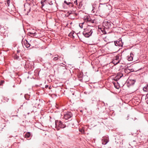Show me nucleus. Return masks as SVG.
I'll list each match as a JSON object with an SVG mask.
<instances>
[{
	"instance_id": "nucleus-1",
	"label": "nucleus",
	"mask_w": 148,
	"mask_h": 148,
	"mask_svg": "<svg viewBox=\"0 0 148 148\" xmlns=\"http://www.w3.org/2000/svg\"><path fill=\"white\" fill-rule=\"evenodd\" d=\"M56 127H59L62 128H64L66 127V126L68 127L70 125V123H68V122L66 121L65 124L60 121L56 120L55 121Z\"/></svg>"
},
{
	"instance_id": "nucleus-2",
	"label": "nucleus",
	"mask_w": 148,
	"mask_h": 148,
	"mask_svg": "<svg viewBox=\"0 0 148 148\" xmlns=\"http://www.w3.org/2000/svg\"><path fill=\"white\" fill-rule=\"evenodd\" d=\"M72 113L70 112H68L64 114V119L66 120H68L67 122H68V123H70L72 119Z\"/></svg>"
},
{
	"instance_id": "nucleus-3",
	"label": "nucleus",
	"mask_w": 148,
	"mask_h": 148,
	"mask_svg": "<svg viewBox=\"0 0 148 148\" xmlns=\"http://www.w3.org/2000/svg\"><path fill=\"white\" fill-rule=\"evenodd\" d=\"M93 33L92 29H91L89 32L87 28L84 29V31L83 32V35L86 37H89Z\"/></svg>"
},
{
	"instance_id": "nucleus-4",
	"label": "nucleus",
	"mask_w": 148,
	"mask_h": 148,
	"mask_svg": "<svg viewBox=\"0 0 148 148\" xmlns=\"http://www.w3.org/2000/svg\"><path fill=\"white\" fill-rule=\"evenodd\" d=\"M111 42L113 44L114 43L115 46L120 47H122L123 43L122 42L121 38H120L118 40L114 41V43L113 42Z\"/></svg>"
},
{
	"instance_id": "nucleus-5",
	"label": "nucleus",
	"mask_w": 148,
	"mask_h": 148,
	"mask_svg": "<svg viewBox=\"0 0 148 148\" xmlns=\"http://www.w3.org/2000/svg\"><path fill=\"white\" fill-rule=\"evenodd\" d=\"M103 25L106 29H109L111 27V24L110 21H108L107 20L104 21L103 23Z\"/></svg>"
},
{
	"instance_id": "nucleus-6",
	"label": "nucleus",
	"mask_w": 148,
	"mask_h": 148,
	"mask_svg": "<svg viewBox=\"0 0 148 148\" xmlns=\"http://www.w3.org/2000/svg\"><path fill=\"white\" fill-rule=\"evenodd\" d=\"M120 60H119V56L117 55L115 56L112 61V63L115 65L119 63Z\"/></svg>"
},
{
	"instance_id": "nucleus-7",
	"label": "nucleus",
	"mask_w": 148,
	"mask_h": 148,
	"mask_svg": "<svg viewBox=\"0 0 148 148\" xmlns=\"http://www.w3.org/2000/svg\"><path fill=\"white\" fill-rule=\"evenodd\" d=\"M102 144L104 145H106L109 141L108 137L107 136H103L102 138Z\"/></svg>"
},
{
	"instance_id": "nucleus-8",
	"label": "nucleus",
	"mask_w": 148,
	"mask_h": 148,
	"mask_svg": "<svg viewBox=\"0 0 148 148\" xmlns=\"http://www.w3.org/2000/svg\"><path fill=\"white\" fill-rule=\"evenodd\" d=\"M27 3L29 5V6H32L35 5V3L33 0H26Z\"/></svg>"
},
{
	"instance_id": "nucleus-9",
	"label": "nucleus",
	"mask_w": 148,
	"mask_h": 148,
	"mask_svg": "<svg viewBox=\"0 0 148 148\" xmlns=\"http://www.w3.org/2000/svg\"><path fill=\"white\" fill-rule=\"evenodd\" d=\"M39 99H36V100H34L33 104L35 106V107L39 108V106H40V104L39 103Z\"/></svg>"
},
{
	"instance_id": "nucleus-10",
	"label": "nucleus",
	"mask_w": 148,
	"mask_h": 148,
	"mask_svg": "<svg viewBox=\"0 0 148 148\" xmlns=\"http://www.w3.org/2000/svg\"><path fill=\"white\" fill-rule=\"evenodd\" d=\"M22 42L23 43L25 46L27 48L29 47L30 46V44L26 39H25L23 42Z\"/></svg>"
},
{
	"instance_id": "nucleus-11",
	"label": "nucleus",
	"mask_w": 148,
	"mask_h": 148,
	"mask_svg": "<svg viewBox=\"0 0 148 148\" xmlns=\"http://www.w3.org/2000/svg\"><path fill=\"white\" fill-rule=\"evenodd\" d=\"M123 74L121 73H119L114 78V80L117 81L118 80L120 79L123 76Z\"/></svg>"
},
{
	"instance_id": "nucleus-12",
	"label": "nucleus",
	"mask_w": 148,
	"mask_h": 148,
	"mask_svg": "<svg viewBox=\"0 0 148 148\" xmlns=\"http://www.w3.org/2000/svg\"><path fill=\"white\" fill-rule=\"evenodd\" d=\"M133 53L132 52H131L130 53V56H127L128 60L129 61H131L133 59Z\"/></svg>"
},
{
	"instance_id": "nucleus-13",
	"label": "nucleus",
	"mask_w": 148,
	"mask_h": 148,
	"mask_svg": "<svg viewBox=\"0 0 148 148\" xmlns=\"http://www.w3.org/2000/svg\"><path fill=\"white\" fill-rule=\"evenodd\" d=\"M133 69H132L130 70V69H128V68H127L126 69H124V71L125 73L128 74L130 73L131 71H132V70Z\"/></svg>"
},
{
	"instance_id": "nucleus-14",
	"label": "nucleus",
	"mask_w": 148,
	"mask_h": 148,
	"mask_svg": "<svg viewBox=\"0 0 148 148\" xmlns=\"http://www.w3.org/2000/svg\"><path fill=\"white\" fill-rule=\"evenodd\" d=\"M28 34L29 36H36V37L37 33L36 32H29L28 33Z\"/></svg>"
},
{
	"instance_id": "nucleus-15",
	"label": "nucleus",
	"mask_w": 148,
	"mask_h": 148,
	"mask_svg": "<svg viewBox=\"0 0 148 148\" xmlns=\"http://www.w3.org/2000/svg\"><path fill=\"white\" fill-rule=\"evenodd\" d=\"M136 82L135 79H130L129 83L131 85H134Z\"/></svg>"
},
{
	"instance_id": "nucleus-16",
	"label": "nucleus",
	"mask_w": 148,
	"mask_h": 148,
	"mask_svg": "<svg viewBox=\"0 0 148 148\" xmlns=\"http://www.w3.org/2000/svg\"><path fill=\"white\" fill-rule=\"evenodd\" d=\"M31 133L29 132H27L25 135V137L26 138H29L31 136Z\"/></svg>"
},
{
	"instance_id": "nucleus-17",
	"label": "nucleus",
	"mask_w": 148,
	"mask_h": 148,
	"mask_svg": "<svg viewBox=\"0 0 148 148\" xmlns=\"http://www.w3.org/2000/svg\"><path fill=\"white\" fill-rule=\"evenodd\" d=\"M30 97V95H29L28 94H26L25 95V99L27 100H29Z\"/></svg>"
},
{
	"instance_id": "nucleus-18",
	"label": "nucleus",
	"mask_w": 148,
	"mask_h": 148,
	"mask_svg": "<svg viewBox=\"0 0 148 148\" xmlns=\"http://www.w3.org/2000/svg\"><path fill=\"white\" fill-rule=\"evenodd\" d=\"M64 3L66 4L67 5H69L70 4H71V7H73V4L72 2H67L66 1H64Z\"/></svg>"
},
{
	"instance_id": "nucleus-19",
	"label": "nucleus",
	"mask_w": 148,
	"mask_h": 148,
	"mask_svg": "<svg viewBox=\"0 0 148 148\" xmlns=\"http://www.w3.org/2000/svg\"><path fill=\"white\" fill-rule=\"evenodd\" d=\"M143 90L144 91H148V84H147L146 86L143 87Z\"/></svg>"
},
{
	"instance_id": "nucleus-20",
	"label": "nucleus",
	"mask_w": 148,
	"mask_h": 148,
	"mask_svg": "<svg viewBox=\"0 0 148 148\" xmlns=\"http://www.w3.org/2000/svg\"><path fill=\"white\" fill-rule=\"evenodd\" d=\"M47 0H41V3L42 4V8L44 6L45 3H46Z\"/></svg>"
},
{
	"instance_id": "nucleus-21",
	"label": "nucleus",
	"mask_w": 148,
	"mask_h": 148,
	"mask_svg": "<svg viewBox=\"0 0 148 148\" xmlns=\"http://www.w3.org/2000/svg\"><path fill=\"white\" fill-rule=\"evenodd\" d=\"M74 34V32H71L69 34V36L71 37V38H74V36L73 35Z\"/></svg>"
},
{
	"instance_id": "nucleus-22",
	"label": "nucleus",
	"mask_w": 148,
	"mask_h": 148,
	"mask_svg": "<svg viewBox=\"0 0 148 148\" xmlns=\"http://www.w3.org/2000/svg\"><path fill=\"white\" fill-rule=\"evenodd\" d=\"M29 66H31V64L30 63H26L25 65V67L26 68H29Z\"/></svg>"
},
{
	"instance_id": "nucleus-23",
	"label": "nucleus",
	"mask_w": 148,
	"mask_h": 148,
	"mask_svg": "<svg viewBox=\"0 0 148 148\" xmlns=\"http://www.w3.org/2000/svg\"><path fill=\"white\" fill-rule=\"evenodd\" d=\"M88 18H89V19H88V21H87V22H90L91 23H94V20H92L90 16H89V17Z\"/></svg>"
},
{
	"instance_id": "nucleus-24",
	"label": "nucleus",
	"mask_w": 148,
	"mask_h": 148,
	"mask_svg": "<svg viewBox=\"0 0 148 148\" xmlns=\"http://www.w3.org/2000/svg\"><path fill=\"white\" fill-rule=\"evenodd\" d=\"M89 17V16H88L86 15L85 16L84 18V20L85 21H86V22L87 21L88 19H89L88 18Z\"/></svg>"
},
{
	"instance_id": "nucleus-25",
	"label": "nucleus",
	"mask_w": 148,
	"mask_h": 148,
	"mask_svg": "<svg viewBox=\"0 0 148 148\" xmlns=\"http://www.w3.org/2000/svg\"><path fill=\"white\" fill-rule=\"evenodd\" d=\"M39 103L40 104V106L42 105V104L43 103V102H45V101L44 100L42 99H39Z\"/></svg>"
},
{
	"instance_id": "nucleus-26",
	"label": "nucleus",
	"mask_w": 148,
	"mask_h": 148,
	"mask_svg": "<svg viewBox=\"0 0 148 148\" xmlns=\"http://www.w3.org/2000/svg\"><path fill=\"white\" fill-rule=\"evenodd\" d=\"M113 83L114 84L115 87L116 88L118 89V85H119V84L117 82V83H116L115 82H113Z\"/></svg>"
},
{
	"instance_id": "nucleus-27",
	"label": "nucleus",
	"mask_w": 148,
	"mask_h": 148,
	"mask_svg": "<svg viewBox=\"0 0 148 148\" xmlns=\"http://www.w3.org/2000/svg\"><path fill=\"white\" fill-rule=\"evenodd\" d=\"M19 56L17 54H15L14 56V59L18 60L19 59Z\"/></svg>"
},
{
	"instance_id": "nucleus-28",
	"label": "nucleus",
	"mask_w": 148,
	"mask_h": 148,
	"mask_svg": "<svg viewBox=\"0 0 148 148\" xmlns=\"http://www.w3.org/2000/svg\"><path fill=\"white\" fill-rule=\"evenodd\" d=\"M145 100L147 103L148 104V94H147L145 96Z\"/></svg>"
},
{
	"instance_id": "nucleus-29",
	"label": "nucleus",
	"mask_w": 148,
	"mask_h": 148,
	"mask_svg": "<svg viewBox=\"0 0 148 148\" xmlns=\"http://www.w3.org/2000/svg\"><path fill=\"white\" fill-rule=\"evenodd\" d=\"M82 6V2H80L78 6L79 8H80Z\"/></svg>"
},
{
	"instance_id": "nucleus-30",
	"label": "nucleus",
	"mask_w": 148,
	"mask_h": 148,
	"mask_svg": "<svg viewBox=\"0 0 148 148\" xmlns=\"http://www.w3.org/2000/svg\"><path fill=\"white\" fill-rule=\"evenodd\" d=\"M10 0H7V3H6V4L7 5H7L8 6H9V5H10Z\"/></svg>"
},
{
	"instance_id": "nucleus-31",
	"label": "nucleus",
	"mask_w": 148,
	"mask_h": 148,
	"mask_svg": "<svg viewBox=\"0 0 148 148\" xmlns=\"http://www.w3.org/2000/svg\"><path fill=\"white\" fill-rule=\"evenodd\" d=\"M60 58V57L57 58L54 57V58H53V60L54 61H56L57 60H58Z\"/></svg>"
},
{
	"instance_id": "nucleus-32",
	"label": "nucleus",
	"mask_w": 148,
	"mask_h": 148,
	"mask_svg": "<svg viewBox=\"0 0 148 148\" xmlns=\"http://www.w3.org/2000/svg\"><path fill=\"white\" fill-rule=\"evenodd\" d=\"M30 10H31V8L30 7H29V10L27 12V13L26 14H25L26 15H28V13L30 11Z\"/></svg>"
},
{
	"instance_id": "nucleus-33",
	"label": "nucleus",
	"mask_w": 148,
	"mask_h": 148,
	"mask_svg": "<svg viewBox=\"0 0 148 148\" xmlns=\"http://www.w3.org/2000/svg\"><path fill=\"white\" fill-rule=\"evenodd\" d=\"M84 23H82V24H79V26L81 28H83V26H82V25L83 24H84Z\"/></svg>"
},
{
	"instance_id": "nucleus-34",
	"label": "nucleus",
	"mask_w": 148,
	"mask_h": 148,
	"mask_svg": "<svg viewBox=\"0 0 148 148\" xmlns=\"http://www.w3.org/2000/svg\"><path fill=\"white\" fill-rule=\"evenodd\" d=\"M49 4L50 5H52L53 4L52 1H51L49 2Z\"/></svg>"
},
{
	"instance_id": "nucleus-35",
	"label": "nucleus",
	"mask_w": 148,
	"mask_h": 148,
	"mask_svg": "<svg viewBox=\"0 0 148 148\" xmlns=\"http://www.w3.org/2000/svg\"><path fill=\"white\" fill-rule=\"evenodd\" d=\"M4 82V81L3 80H1V83H0V85H2L3 83Z\"/></svg>"
},
{
	"instance_id": "nucleus-36",
	"label": "nucleus",
	"mask_w": 148,
	"mask_h": 148,
	"mask_svg": "<svg viewBox=\"0 0 148 148\" xmlns=\"http://www.w3.org/2000/svg\"><path fill=\"white\" fill-rule=\"evenodd\" d=\"M74 3L77 5V0H75V1H74Z\"/></svg>"
},
{
	"instance_id": "nucleus-37",
	"label": "nucleus",
	"mask_w": 148,
	"mask_h": 148,
	"mask_svg": "<svg viewBox=\"0 0 148 148\" xmlns=\"http://www.w3.org/2000/svg\"><path fill=\"white\" fill-rule=\"evenodd\" d=\"M54 56L55 57H57V58H59L60 57L59 56H58V55H55Z\"/></svg>"
},
{
	"instance_id": "nucleus-38",
	"label": "nucleus",
	"mask_w": 148,
	"mask_h": 148,
	"mask_svg": "<svg viewBox=\"0 0 148 148\" xmlns=\"http://www.w3.org/2000/svg\"><path fill=\"white\" fill-rule=\"evenodd\" d=\"M49 87V86L48 85H46L45 86V88H47Z\"/></svg>"
},
{
	"instance_id": "nucleus-39",
	"label": "nucleus",
	"mask_w": 148,
	"mask_h": 148,
	"mask_svg": "<svg viewBox=\"0 0 148 148\" xmlns=\"http://www.w3.org/2000/svg\"><path fill=\"white\" fill-rule=\"evenodd\" d=\"M103 4H101V3H100V4H99V10L100 9V5H102Z\"/></svg>"
},
{
	"instance_id": "nucleus-40",
	"label": "nucleus",
	"mask_w": 148,
	"mask_h": 148,
	"mask_svg": "<svg viewBox=\"0 0 148 148\" xmlns=\"http://www.w3.org/2000/svg\"><path fill=\"white\" fill-rule=\"evenodd\" d=\"M79 34H80V32H79V33H77V35L79 37Z\"/></svg>"
},
{
	"instance_id": "nucleus-41",
	"label": "nucleus",
	"mask_w": 148,
	"mask_h": 148,
	"mask_svg": "<svg viewBox=\"0 0 148 148\" xmlns=\"http://www.w3.org/2000/svg\"><path fill=\"white\" fill-rule=\"evenodd\" d=\"M49 89H50L51 88V86H50L49 87H48Z\"/></svg>"
},
{
	"instance_id": "nucleus-42",
	"label": "nucleus",
	"mask_w": 148,
	"mask_h": 148,
	"mask_svg": "<svg viewBox=\"0 0 148 148\" xmlns=\"http://www.w3.org/2000/svg\"><path fill=\"white\" fill-rule=\"evenodd\" d=\"M79 131H81V130H79Z\"/></svg>"
},
{
	"instance_id": "nucleus-43",
	"label": "nucleus",
	"mask_w": 148,
	"mask_h": 148,
	"mask_svg": "<svg viewBox=\"0 0 148 148\" xmlns=\"http://www.w3.org/2000/svg\"><path fill=\"white\" fill-rule=\"evenodd\" d=\"M79 131H81V130H79Z\"/></svg>"
},
{
	"instance_id": "nucleus-44",
	"label": "nucleus",
	"mask_w": 148,
	"mask_h": 148,
	"mask_svg": "<svg viewBox=\"0 0 148 148\" xmlns=\"http://www.w3.org/2000/svg\"><path fill=\"white\" fill-rule=\"evenodd\" d=\"M110 42H109L108 43H110ZM108 43H107V44Z\"/></svg>"
},
{
	"instance_id": "nucleus-45",
	"label": "nucleus",
	"mask_w": 148,
	"mask_h": 148,
	"mask_svg": "<svg viewBox=\"0 0 148 148\" xmlns=\"http://www.w3.org/2000/svg\"><path fill=\"white\" fill-rule=\"evenodd\" d=\"M50 55H51V53L50 54Z\"/></svg>"
}]
</instances>
